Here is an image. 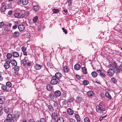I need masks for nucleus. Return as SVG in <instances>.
<instances>
[{"instance_id":"1","label":"nucleus","mask_w":122,"mask_h":122,"mask_svg":"<svg viewBox=\"0 0 122 122\" xmlns=\"http://www.w3.org/2000/svg\"><path fill=\"white\" fill-rule=\"evenodd\" d=\"M105 107L104 104L101 103L96 107V110L97 112L101 114L103 113V112L105 111Z\"/></svg>"},{"instance_id":"2","label":"nucleus","mask_w":122,"mask_h":122,"mask_svg":"<svg viewBox=\"0 0 122 122\" xmlns=\"http://www.w3.org/2000/svg\"><path fill=\"white\" fill-rule=\"evenodd\" d=\"M108 67L110 68L108 70L107 73L109 75L112 76L115 73L113 69V67L111 65H109Z\"/></svg>"},{"instance_id":"3","label":"nucleus","mask_w":122,"mask_h":122,"mask_svg":"<svg viewBox=\"0 0 122 122\" xmlns=\"http://www.w3.org/2000/svg\"><path fill=\"white\" fill-rule=\"evenodd\" d=\"M52 79L51 80L50 83L52 85L57 84L58 83L59 81L60 80L56 78L54 76H52Z\"/></svg>"},{"instance_id":"4","label":"nucleus","mask_w":122,"mask_h":122,"mask_svg":"<svg viewBox=\"0 0 122 122\" xmlns=\"http://www.w3.org/2000/svg\"><path fill=\"white\" fill-rule=\"evenodd\" d=\"M97 72L99 74L100 76L102 77L105 78L106 77V75L103 72V71L102 69H99L97 70Z\"/></svg>"},{"instance_id":"5","label":"nucleus","mask_w":122,"mask_h":122,"mask_svg":"<svg viewBox=\"0 0 122 122\" xmlns=\"http://www.w3.org/2000/svg\"><path fill=\"white\" fill-rule=\"evenodd\" d=\"M62 76V75L60 73L57 72L55 74L54 77H55L56 78L59 79L61 78Z\"/></svg>"},{"instance_id":"6","label":"nucleus","mask_w":122,"mask_h":122,"mask_svg":"<svg viewBox=\"0 0 122 122\" xmlns=\"http://www.w3.org/2000/svg\"><path fill=\"white\" fill-rule=\"evenodd\" d=\"M20 115V112H18L16 111L14 112V118H15L16 119L17 118H18L19 117Z\"/></svg>"},{"instance_id":"7","label":"nucleus","mask_w":122,"mask_h":122,"mask_svg":"<svg viewBox=\"0 0 122 122\" xmlns=\"http://www.w3.org/2000/svg\"><path fill=\"white\" fill-rule=\"evenodd\" d=\"M54 95L56 97H59L61 95V92L60 91H56L55 92Z\"/></svg>"},{"instance_id":"8","label":"nucleus","mask_w":122,"mask_h":122,"mask_svg":"<svg viewBox=\"0 0 122 122\" xmlns=\"http://www.w3.org/2000/svg\"><path fill=\"white\" fill-rule=\"evenodd\" d=\"M18 28L20 31H22L24 29V26L23 25H21L18 26Z\"/></svg>"},{"instance_id":"9","label":"nucleus","mask_w":122,"mask_h":122,"mask_svg":"<svg viewBox=\"0 0 122 122\" xmlns=\"http://www.w3.org/2000/svg\"><path fill=\"white\" fill-rule=\"evenodd\" d=\"M68 113L70 115H72L73 114V110L71 108H69L67 110Z\"/></svg>"},{"instance_id":"10","label":"nucleus","mask_w":122,"mask_h":122,"mask_svg":"<svg viewBox=\"0 0 122 122\" xmlns=\"http://www.w3.org/2000/svg\"><path fill=\"white\" fill-rule=\"evenodd\" d=\"M74 68L76 70H79L81 68V66L80 65L78 64H76L74 66Z\"/></svg>"},{"instance_id":"11","label":"nucleus","mask_w":122,"mask_h":122,"mask_svg":"<svg viewBox=\"0 0 122 122\" xmlns=\"http://www.w3.org/2000/svg\"><path fill=\"white\" fill-rule=\"evenodd\" d=\"M58 116L56 113L54 112L52 113V117L53 119L56 120L57 117Z\"/></svg>"},{"instance_id":"12","label":"nucleus","mask_w":122,"mask_h":122,"mask_svg":"<svg viewBox=\"0 0 122 122\" xmlns=\"http://www.w3.org/2000/svg\"><path fill=\"white\" fill-rule=\"evenodd\" d=\"M11 63L12 65L15 66L17 65V62L14 59H12L11 61Z\"/></svg>"},{"instance_id":"13","label":"nucleus","mask_w":122,"mask_h":122,"mask_svg":"<svg viewBox=\"0 0 122 122\" xmlns=\"http://www.w3.org/2000/svg\"><path fill=\"white\" fill-rule=\"evenodd\" d=\"M69 69L68 66H65L63 67V70L65 73H67L69 72Z\"/></svg>"},{"instance_id":"14","label":"nucleus","mask_w":122,"mask_h":122,"mask_svg":"<svg viewBox=\"0 0 122 122\" xmlns=\"http://www.w3.org/2000/svg\"><path fill=\"white\" fill-rule=\"evenodd\" d=\"M4 111L7 114L9 113V107H5L4 108Z\"/></svg>"},{"instance_id":"15","label":"nucleus","mask_w":122,"mask_h":122,"mask_svg":"<svg viewBox=\"0 0 122 122\" xmlns=\"http://www.w3.org/2000/svg\"><path fill=\"white\" fill-rule=\"evenodd\" d=\"M36 70L40 69L41 68V66L38 64H36L34 66Z\"/></svg>"},{"instance_id":"16","label":"nucleus","mask_w":122,"mask_h":122,"mask_svg":"<svg viewBox=\"0 0 122 122\" xmlns=\"http://www.w3.org/2000/svg\"><path fill=\"white\" fill-rule=\"evenodd\" d=\"M5 101V97L3 96L0 97V104L3 103Z\"/></svg>"},{"instance_id":"17","label":"nucleus","mask_w":122,"mask_h":122,"mask_svg":"<svg viewBox=\"0 0 122 122\" xmlns=\"http://www.w3.org/2000/svg\"><path fill=\"white\" fill-rule=\"evenodd\" d=\"M13 56L15 57H17L19 56V55L18 52H14L13 53Z\"/></svg>"},{"instance_id":"18","label":"nucleus","mask_w":122,"mask_h":122,"mask_svg":"<svg viewBox=\"0 0 122 122\" xmlns=\"http://www.w3.org/2000/svg\"><path fill=\"white\" fill-rule=\"evenodd\" d=\"M48 108L49 110L51 112H52L54 109L52 106V105L51 104H50L48 105Z\"/></svg>"},{"instance_id":"19","label":"nucleus","mask_w":122,"mask_h":122,"mask_svg":"<svg viewBox=\"0 0 122 122\" xmlns=\"http://www.w3.org/2000/svg\"><path fill=\"white\" fill-rule=\"evenodd\" d=\"M113 69L115 71L116 73L117 74H118L120 72V70L119 69L116 67H113Z\"/></svg>"},{"instance_id":"20","label":"nucleus","mask_w":122,"mask_h":122,"mask_svg":"<svg viewBox=\"0 0 122 122\" xmlns=\"http://www.w3.org/2000/svg\"><path fill=\"white\" fill-rule=\"evenodd\" d=\"M82 70L84 74H86L87 73V69L85 67H83L82 68Z\"/></svg>"},{"instance_id":"21","label":"nucleus","mask_w":122,"mask_h":122,"mask_svg":"<svg viewBox=\"0 0 122 122\" xmlns=\"http://www.w3.org/2000/svg\"><path fill=\"white\" fill-rule=\"evenodd\" d=\"M92 77L94 78L97 77L98 75L97 73L95 71H93L92 72Z\"/></svg>"},{"instance_id":"22","label":"nucleus","mask_w":122,"mask_h":122,"mask_svg":"<svg viewBox=\"0 0 122 122\" xmlns=\"http://www.w3.org/2000/svg\"><path fill=\"white\" fill-rule=\"evenodd\" d=\"M19 32L15 31L13 33V36L15 37H17L19 36Z\"/></svg>"},{"instance_id":"23","label":"nucleus","mask_w":122,"mask_h":122,"mask_svg":"<svg viewBox=\"0 0 122 122\" xmlns=\"http://www.w3.org/2000/svg\"><path fill=\"white\" fill-rule=\"evenodd\" d=\"M6 9V7L4 5H3L1 7V12H4Z\"/></svg>"},{"instance_id":"24","label":"nucleus","mask_w":122,"mask_h":122,"mask_svg":"<svg viewBox=\"0 0 122 122\" xmlns=\"http://www.w3.org/2000/svg\"><path fill=\"white\" fill-rule=\"evenodd\" d=\"M33 9L34 10L36 11L39 10L40 9V7L37 6H34L33 7Z\"/></svg>"},{"instance_id":"25","label":"nucleus","mask_w":122,"mask_h":122,"mask_svg":"<svg viewBox=\"0 0 122 122\" xmlns=\"http://www.w3.org/2000/svg\"><path fill=\"white\" fill-rule=\"evenodd\" d=\"M46 87L47 90L49 91L51 90L52 87L51 85L49 84L47 85Z\"/></svg>"},{"instance_id":"26","label":"nucleus","mask_w":122,"mask_h":122,"mask_svg":"<svg viewBox=\"0 0 122 122\" xmlns=\"http://www.w3.org/2000/svg\"><path fill=\"white\" fill-rule=\"evenodd\" d=\"M14 70L16 71H18L20 69V67L19 66H15L13 68Z\"/></svg>"},{"instance_id":"27","label":"nucleus","mask_w":122,"mask_h":122,"mask_svg":"<svg viewBox=\"0 0 122 122\" xmlns=\"http://www.w3.org/2000/svg\"><path fill=\"white\" fill-rule=\"evenodd\" d=\"M64 121L62 117L59 118L57 120V122H64Z\"/></svg>"},{"instance_id":"28","label":"nucleus","mask_w":122,"mask_h":122,"mask_svg":"<svg viewBox=\"0 0 122 122\" xmlns=\"http://www.w3.org/2000/svg\"><path fill=\"white\" fill-rule=\"evenodd\" d=\"M7 118L12 120V115L10 114L9 113L7 116Z\"/></svg>"},{"instance_id":"29","label":"nucleus","mask_w":122,"mask_h":122,"mask_svg":"<svg viewBox=\"0 0 122 122\" xmlns=\"http://www.w3.org/2000/svg\"><path fill=\"white\" fill-rule=\"evenodd\" d=\"M28 3V0H22V3L24 5H26Z\"/></svg>"},{"instance_id":"30","label":"nucleus","mask_w":122,"mask_h":122,"mask_svg":"<svg viewBox=\"0 0 122 122\" xmlns=\"http://www.w3.org/2000/svg\"><path fill=\"white\" fill-rule=\"evenodd\" d=\"M87 94L88 96L91 97L93 95V92L92 91H90L87 92Z\"/></svg>"},{"instance_id":"31","label":"nucleus","mask_w":122,"mask_h":122,"mask_svg":"<svg viewBox=\"0 0 122 122\" xmlns=\"http://www.w3.org/2000/svg\"><path fill=\"white\" fill-rule=\"evenodd\" d=\"M48 98H49L50 100H52L54 99V96L53 95H52L51 94H50L48 95Z\"/></svg>"},{"instance_id":"32","label":"nucleus","mask_w":122,"mask_h":122,"mask_svg":"<svg viewBox=\"0 0 122 122\" xmlns=\"http://www.w3.org/2000/svg\"><path fill=\"white\" fill-rule=\"evenodd\" d=\"M75 117L78 122H80V118L79 116L77 114L75 115Z\"/></svg>"},{"instance_id":"33","label":"nucleus","mask_w":122,"mask_h":122,"mask_svg":"<svg viewBox=\"0 0 122 122\" xmlns=\"http://www.w3.org/2000/svg\"><path fill=\"white\" fill-rule=\"evenodd\" d=\"M4 66L6 69H8L9 67V65L7 63H5L4 64Z\"/></svg>"},{"instance_id":"34","label":"nucleus","mask_w":122,"mask_h":122,"mask_svg":"<svg viewBox=\"0 0 122 122\" xmlns=\"http://www.w3.org/2000/svg\"><path fill=\"white\" fill-rule=\"evenodd\" d=\"M53 106L54 107L56 108V109H58V106L57 103L55 102L53 103Z\"/></svg>"},{"instance_id":"35","label":"nucleus","mask_w":122,"mask_h":122,"mask_svg":"<svg viewBox=\"0 0 122 122\" xmlns=\"http://www.w3.org/2000/svg\"><path fill=\"white\" fill-rule=\"evenodd\" d=\"M21 62L24 65H26L27 64V62L25 59L21 60Z\"/></svg>"},{"instance_id":"36","label":"nucleus","mask_w":122,"mask_h":122,"mask_svg":"<svg viewBox=\"0 0 122 122\" xmlns=\"http://www.w3.org/2000/svg\"><path fill=\"white\" fill-rule=\"evenodd\" d=\"M14 16L18 18H20V13H17L15 14Z\"/></svg>"},{"instance_id":"37","label":"nucleus","mask_w":122,"mask_h":122,"mask_svg":"<svg viewBox=\"0 0 122 122\" xmlns=\"http://www.w3.org/2000/svg\"><path fill=\"white\" fill-rule=\"evenodd\" d=\"M105 95L107 98L109 99H111V97L110 95L108 92H106L105 93Z\"/></svg>"},{"instance_id":"38","label":"nucleus","mask_w":122,"mask_h":122,"mask_svg":"<svg viewBox=\"0 0 122 122\" xmlns=\"http://www.w3.org/2000/svg\"><path fill=\"white\" fill-rule=\"evenodd\" d=\"M12 84L10 82H7L6 83V86L7 87H10L11 86Z\"/></svg>"},{"instance_id":"39","label":"nucleus","mask_w":122,"mask_h":122,"mask_svg":"<svg viewBox=\"0 0 122 122\" xmlns=\"http://www.w3.org/2000/svg\"><path fill=\"white\" fill-rule=\"evenodd\" d=\"M53 11L54 13H59V10L57 9H54L53 10Z\"/></svg>"},{"instance_id":"40","label":"nucleus","mask_w":122,"mask_h":122,"mask_svg":"<svg viewBox=\"0 0 122 122\" xmlns=\"http://www.w3.org/2000/svg\"><path fill=\"white\" fill-rule=\"evenodd\" d=\"M83 83L85 85H86L89 83V82L86 80H84L83 81Z\"/></svg>"},{"instance_id":"41","label":"nucleus","mask_w":122,"mask_h":122,"mask_svg":"<svg viewBox=\"0 0 122 122\" xmlns=\"http://www.w3.org/2000/svg\"><path fill=\"white\" fill-rule=\"evenodd\" d=\"M111 82L114 83H115L117 81L116 79L114 78H112L111 79Z\"/></svg>"},{"instance_id":"42","label":"nucleus","mask_w":122,"mask_h":122,"mask_svg":"<svg viewBox=\"0 0 122 122\" xmlns=\"http://www.w3.org/2000/svg\"><path fill=\"white\" fill-rule=\"evenodd\" d=\"M1 88L2 90H5L7 89V87L5 85H3L1 86Z\"/></svg>"},{"instance_id":"43","label":"nucleus","mask_w":122,"mask_h":122,"mask_svg":"<svg viewBox=\"0 0 122 122\" xmlns=\"http://www.w3.org/2000/svg\"><path fill=\"white\" fill-rule=\"evenodd\" d=\"M10 30L9 27H6L4 28V30L5 32H8Z\"/></svg>"},{"instance_id":"44","label":"nucleus","mask_w":122,"mask_h":122,"mask_svg":"<svg viewBox=\"0 0 122 122\" xmlns=\"http://www.w3.org/2000/svg\"><path fill=\"white\" fill-rule=\"evenodd\" d=\"M12 56V55L10 53H8L6 55V57L8 59H10Z\"/></svg>"},{"instance_id":"45","label":"nucleus","mask_w":122,"mask_h":122,"mask_svg":"<svg viewBox=\"0 0 122 122\" xmlns=\"http://www.w3.org/2000/svg\"><path fill=\"white\" fill-rule=\"evenodd\" d=\"M66 93L65 92H63L61 96L62 98H65L66 97Z\"/></svg>"},{"instance_id":"46","label":"nucleus","mask_w":122,"mask_h":122,"mask_svg":"<svg viewBox=\"0 0 122 122\" xmlns=\"http://www.w3.org/2000/svg\"><path fill=\"white\" fill-rule=\"evenodd\" d=\"M77 100L78 102L81 103L82 101V99L81 97H77Z\"/></svg>"},{"instance_id":"47","label":"nucleus","mask_w":122,"mask_h":122,"mask_svg":"<svg viewBox=\"0 0 122 122\" xmlns=\"http://www.w3.org/2000/svg\"><path fill=\"white\" fill-rule=\"evenodd\" d=\"M84 122H90V121L88 118L86 117L84 119Z\"/></svg>"},{"instance_id":"48","label":"nucleus","mask_w":122,"mask_h":122,"mask_svg":"<svg viewBox=\"0 0 122 122\" xmlns=\"http://www.w3.org/2000/svg\"><path fill=\"white\" fill-rule=\"evenodd\" d=\"M38 17L37 16H36L33 19V20L34 22H36L38 20Z\"/></svg>"},{"instance_id":"49","label":"nucleus","mask_w":122,"mask_h":122,"mask_svg":"<svg viewBox=\"0 0 122 122\" xmlns=\"http://www.w3.org/2000/svg\"><path fill=\"white\" fill-rule=\"evenodd\" d=\"M40 122H46V119L44 118H41Z\"/></svg>"},{"instance_id":"50","label":"nucleus","mask_w":122,"mask_h":122,"mask_svg":"<svg viewBox=\"0 0 122 122\" xmlns=\"http://www.w3.org/2000/svg\"><path fill=\"white\" fill-rule=\"evenodd\" d=\"M5 25V23L3 22H1L0 23V28H2Z\"/></svg>"},{"instance_id":"51","label":"nucleus","mask_w":122,"mask_h":122,"mask_svg":"<svg viewBox=\"0 0 122 122\" xmlns=\"http://www.w3.org/2000/svg\"><path fill=\"white\" fill-rule=\"evenodd\" d=\"M25 16H27L29 15L30 14V13L29 11H27L25 13Z\"/></svg>"},{"instance_id":"52","label":"nucleus","mask_w":122,"mask_h":122,"mask_svg":"<svg viewBox=\"0 0 122 122\" xmlns=\"http://www.w3.org/2000/svg\"><path fill=\"white\" fill-rule=\"evenodd\" d=\"M68 5L69 6H71L72 2L71 0H69L68 1Z\"/></svg>"},{"instance_id":"53","label":"nucleus","mask_w":122,"mask_h":122,"mask_svg":"<svg viewBox=\"0 0 122 122\" xmlns=\"http://www.w3.org/2000/svg\"><path fill=\"white\" fill-rule=\"evenodd\" d=\"M10 59H8L7 58V59L5 60L6 63H7L10 64Z\"/></svg>"},{"instance_id":"54","label":"nucleus","mask_w":122,"mask_h":122,"mask_svg":"<svg viewBox=\"0 0 122 122\" xmlns=\"http://www.w3.org/2000/svg\"><path fill=\"white\" fill-rule=\"evenodd\" d=\"M12 120L7 119L5 120L4 122H11Z\"/></svg>"},{"instance_id":"55","label":"nucleus","mask_w":122,"mask_h":122,"mask_svg":"<svg viewBox=\"0 0 122 122\" xmlns=\"http://www.w3.org/2000/svg\"><path fill=\"white\" fill-rule=\"evenodd\" d=\"M62 30H63L64 32L66 34H67V32L66 30L64 28H62Z\"/></svg>"},{"instance_id":"56","label":"nucleus","mask_w":122,"mask_h":122,"mask_svg":"<svg viewBox=\"0 0 122 122\" xmlns=\"http://www.w3.org/2000/svg\"><path fill=\"white\" fill-rule=\"evenodd\" d=\"M67 101L68 102L71 103L73 102V100L71 98H70Z\"/></svg>"},{"instance_id":"57","label":"nucleus","mask_w":122,"mask_h":122,"mask_svg":"<svg viewBox=\"0 0 122 122\" xmlns=\"http://www.w3.org/2000/svg\"><path fill=\"white\" fill-rule=\"evenodd\" d=\"M70 122H76V121L72 118H70L69 119Z\"/></svg>"},{"instance_id":"58","label":"nucleus","mask_w":122,"mask_h":122,"mask_svg":"<svg viewBox=\"0 0 122 122\" xmlns=\"http://www.w3.org/2000/svg\"><path fill=\"white\" fill-rule=\"evenodd\" d=\"M22 51L23 52L25 51L26 50V49L24 47H23L21 48Z\"/></svg>"},{"instance_id":"59","label":"nucleus","mask_w":122,"mask_h":122,"mask_svg":"<svg viewBox=\"0 0 122 122\" xmlns=\"http://www.w3.org/2000/svg\"><path fill=\"white\" fill-rule=\"evenodd\" d=\"M25 13L23 14H22L21 15H20V18H23L25 17Z\"/></svg>"},{"instance_id":"60","label":"nucleus","mask_w":122,"mask_h":122,"mask_svg":"<svg viewBox=\"0 0 122 122\" xmlns=\"http://www.w3.org/2000/svg\"><path fill=\"white\" fill-rule=\"evenodd\" d=\"M26 36L28 38H30V34L29 33H27L26 34Z\"/></svg>"},{"instance_id":"61","label":"nucleus","mask_w":122,"mask_h":122,"mask_svg":"<svg viewBox=\"0 0 122 122\" xmlns=\"http://www.w3.org/2000/svg\"><path fill=\"white\" fill-rule=\"evenodd\" d=\"M119 68L121 71H122V64L119 66Z\"/></svg>"},{"instance_id":"62","label":"nucleus","mask_w":122,"mask_h":122,"mask_svg":"<svg viewBox=\"0 0 122 122\" xmlns=\"http://www.w3.org/2000/svg\"><path fill=\"white\" fill-rule=\"evenodd\" d=\"M12 11L11 10H10L8 12V15H11L12 13Z\"/></svg>"},{"instance_id":"63","label":"nucleus","mask_w":122,"mask_h":122,"mask_svg":"<svg viewBox=\"0 0 122 122\" xmlns=\"http://www.w3.org/2000/svg\"><path fill=\"white\" fill-rule=\"evenodd\" d=\"M76 77L78 79H80L81 78V77L79 76L78 75H76Z\"/></svg>"},{"instance_id":"64","label":"nucleus","mask_w":122,"mask_h":122,"mask_svg":"<svg viewBox=\"0 0 122 122\" xmlns=\"http://www.w3.org/2000/svg\"><path fill=\"white\" fill-rule=\"evenodd\" d=\"M29 122H35L34 121V120L32 119H30L29 120Z\"/></svg>"}]
</instances>
